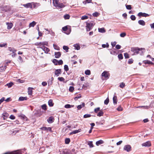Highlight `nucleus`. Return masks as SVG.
Listing matches in <instances>:
<instances>
[{"label": "nucleus", "instance_id": "f257e3e1", "mask_svg": "<svg viewBox=\"0 0 154 154\" xmlns=\"http://www.w3.org/2000/svg\"><path fill=\"white\" fill-rule=\"evenodd\" d=\"M53 4L55 7L58 8H63L65 7V5L63 3H60L59 0H53Z\"/></svg>", "mask_w": 154, "mask_h": 154}, {"label": "nucleus", "instance_id": "f03ea898", "mask_svg": "<svg viewBox=\"0 0 154 154\" xmlns=\"http://www.w3.org/2000/svg\"><path fill=\"white\" fill-rule=\"evenodd\" d=\"M95 24L93 21H91L90 23L86 22V25L85 26L87 31H90L93 28Z\"/></svg>", "mask_w": 154, "mask_h": 154}, {"label": "nucleus", "instance_id": "7ed1b4c3", "mask_svg": "<svg viewBox=\"0 0 154 154\" xmlns=\"http://www.w3.org/2000/svg\"><path fill=\"white\" fill-rule=\"evenodd\" d=\"M140 51V48L138 47H132L131 48V51L133 53L132 55H137L139 54Z\"/></svg>", "mask_w": 154, "mask_h": 154}, {"label": "nucleus", "instance_id": "20e7f679", "mask_svg": "<svg viewBox=\"0 0 154 154\" xmlns=\"http://www.w3.org/2000/svg\"><path fill=\"white\" fill-rule=\"evenodd\" d=\"M62 29L63 31H65V33L67 35L69 34L70 33L71 31V29L70 27L69 26V27L68 28L67 26H66L64 27H63L62 28Z\"/></svg>", "mask_w": 154, "mask_h": 154}, {"label": "nucleus", "instance_id": "39448f33", "mask_svg": "<svg viewBox=\"0 0 154 154\" xmlns=\"http://www.w3.org/2000/svg\"><path fill=\"white\" fill-rule=\"evenodd\" d=\"M110 74L107 71H104L101 74V76L104 77V78L106 79H108L109 78Z\"/></svg>", "mask_w": 154, "mask_h": 154}, {"label": "nucleus", "instance_id": "423d86ee", "mask_svg": "<svg viewBox=\"0 0 154 154\" xmlns=\"http://www.w3.org/2000/svg\"><path fill=\"white\" fill-rule=\"evenodd\" d=\"M131 145H125L123 148L124 150L127 151V152H129L131 150Z\"/></svg>", "mask_w": 154, "mask_h": 154}, {"label": "nucleus", "instance_id": "0eeeda50", "mask_svg": "<svg viewBox=\"0 0 154 154\" xmlns=\"http://www.w3.org/2000/svg\"><path fill=\"white\" fill-rule=\"evenodd\" d=\"M40 129L42 131H49L51 132H53L51 128V127H43L40 128Z\"/></svg>", "mask_w": 154, "mask_h": 154}, {"label": "nucleus", "instance_id": "6e6552de", "mask_svg": "<svg viewBox=\"0 0 154 154\" xmlns=\"http://www.w3.org/2000/svg\"><path fill=\"white\" fill-rule=\"evenodd\" d=\"M137 16H139L140 17H146L149 16V15L145 13L140 12L138 14Z\"/></svg>", "mask_w": 154, "mask_h": 154}, {"label": "nucleus", "instance_id": "1a4fd4ad", "mask_svg": "<svg viewBox=\"0 0 154 154\" xmlns=\"http://www.w3.org/2000/svg\"><path fill=\"white\" fill-rule=\"evenodd\" d=\"M151 145L150 142L149 141H147L142 143V145L143 146L149 147L151 146Z\"/></svg>", "mask_w": 154, "mask_h": 154}, {"label": "nucleus", "instance_id": "9d476101", "mask_svg": "<svg viewBox=\"0 0 154 154\" xmlns=\"http://www.w3.org/2000/svg\"><path fill=\"white\" fill-rule=\"evenodd\" d=\"M55 75L57 76H58L61 73V69H56L55 71Z\"/></svg>", "mask_w": 154, "mask_h": 154}, {"label": "nucleus", "instance_id": "9b49d317", "mask_svg": "<svg viewBox=\"0 0 154 154\" xmlns=\"http://www.w3.org/2000/svg\"><path fill=\"white\" fill-rule=\"evenodd\" d=\"M3 10L5 12H8L11 10V8L8 5H5L3 7Z\"/></svg>", "mask_w": 154, "mask_h": 154}, {"label": "nucleus", "instance_id": "f8f14e48", "mask_svg": "<svg viewBox=\"0 0 154 154\" xmlns=\"http://www.w3.org/2000/svg\"><path fill=\"white\" fill-rule=\"evenodd\" d=\"M55 57L56 58H58L61 56V53L60 52H55L54 53Z\"/></svg>", "mask_w": 154, "mask_h": 154}, {"label": "nucleus", "instance_id": "ddd939ff", "mask_svg": "<svg viewBox=\"0 0 154 154\" xmlns=\"http://www.w3.org/2000/svg\"><path fill=\"white\" fill-rule=\"evenodd\" d=\"M23 6L26 8H32V7L31 3H28L26 4H23Z\"/></svg>", "mask_w": 154, "mask_h": 154}, {"label": "nucleus", "instance_id": "4468645a", "mask_svg": "<svg viewBox=\"0 0 154 154\" xmlns=\"http://www.w3.org/2000/svg\"><path fill=\"white\" fill-rule=\"evenodd\" d=\"M54 119L53 117L50 116L49 117L47 121L49 123H51L54 121Z\"/></svg>", "mask_w": 154, "mask_h": 154}, {"label": "nucleus", "instance_id": "2eb2a0df", "mask_svg": "<svg viewBox=\"0 0 154 154\" xmlns=\"http://www.w3.org/2000/svg\"><path fill=\"white\" fill-rule=\"evenodd\" d=\"M8 114L7 112L4 113L2 114V117L3 118L4 120L6 119L8 116Z\"/></svg>", "mask_w": 154, "mask_h": 154}, {"label": "nucleus", "instance_id": "dca6fc26", "mask_svg": "<svg viewBox=\"0 0 154 154\" xmlns=\"http://www.w3.org/2000/svg\"><path fill=\"white\" fill-rule=\"evenodd\" d=\"M7 29H11L12 27L13 26V24L11 23H7Z\"/></svg>", "mask_w": 154, "mask_h": 154}, {"label": "nucleus", "instance_id": "f3484780", "mask_svg": "<svg viewBox=\"0 0 154 154\" xmlns=\"http://www.w3.org/2000/svg\"><path fill=\"white\" fill-rule=\"evenodd\" d=\"M138 23L141 25L144 26L145 25V22L143 20H140L138 21Z\"/></svg>", "mask_w": 154, "mask_h": 154}, {"label": "nucleus", "instance_id": "a211bd4d", "mask_svg": "<svg viewBox=\"0 0 154 154\" xmlns=\"http://www.w3.org/2000/svg\"><path fill=\"white\" fill-rule=\"evenodd\" d=\"M85 106V103H82V104L77 106V108L78 110L81 109L82 107Z\"/></svg>", "mask_w": 154, "mask_h": 154}, {"label": "nucleus", "instance_id": "6ab92c4d", "mask_svg": "<svg viewBox=\"0 0 154 154\" xmlns=\"http://www.w3.org/2000/svg\"><path fill=\"white\" fill-rule=\"evenodd\" d=\"M27 97H20L19 98L18 101H23L25 100H27Z\"/></svg>", "mask_w": 154, "mask_h": 154}, {"label": "nucleus", "instance_id": "aec40b11", "mask_svg": "<svg viewBox=\"0 0 154 154\" xmlns=\"http://www.w3.org/2000/svg\"><path fill=\"white\" fill-rule=\"evenodd\" d=\"M42 113L39 111H37L34 113V115L37 117H40L42 115Z\"/></svg>", "mask_w": 154, "mask_h": 154}, {"label": "nucleus", "instance_id": "412c9836", "mask_svg": "<svg viewBox=\"0 0 154 154\" xmlns=\"http://www.w3.org/2000/svg\"><path fill=\"white\" fill-rule=\"evenodd\" d=\"M103 113H104L103 112V110L101 109L99 111L98 113L97 114V116L99 117L102 116L103 115Z\"/></svg>", "mask_w": 154, "mask_h": 154}, {"label": "nucleus", "instance_id": "4be33fe9", "mask_svg": "<svg viewBox=\"0 0 154 154\" xmlns=\"http://www.w3.org/2000/svg\"><path fill=\"white\" fill-rule=\"evenodd\" d=\"M33 88H30L29 87L28 88V94L29 95H32V89H33Z\"/></svg>", "mask_w": 154, "mask_h": 154}, {"label": "nucleus", "instance_id": "5701e85b", "mask_svg": "<svg viewBox=\"0 0 154 154\" xmlns=\"http://www.w3.org/2000/svg\"><path fill=\"white\" fill-rule=\"evenodd\" d=\"M73 46L75 48V49L77 50H79L80 48V47L79 45L78 44H74Z\"/></svg>", "mask_w": 154, "mask_h": 154}, {"label": "nucleus", "instance_id": "b1692460", "mask_svg": "<svg viewBox=\"0 0 154 154\" xmlns=\"http://www.w3.org/2000/svg\"><path fill=\"white\" fill-rule=\"evenodd\" d=\"M139 52V54H140V55H142L143 54V53L145 52V49L144 48H140Z\"/></svg>", "mask_w": 154, "mask_h": 154}, {"label": "nucleus", "instance_id": "393cba45", "mask_svg": "<svg viewBox=\"0 0 154 154\" xmlns=\"http://www.w3.org/2000/svg\"><path fill=\"white\" fill-rule=\"evenodd\" d=\"M48 104L49 106L52 107L54 105V103L53 102V100L51 99H50L48 101Z\"/></svg>", "mask_w": 154, "mask_h": 154}, {"label": "nucleus", "instance_id": "a878e982", "mask_svg": "<svg viewBox=\"0 0 154 154\" xmlns=\"http://www.w3.org/2000/svg\"><path fill=\"white\" fill-rule=\"evenodd\" d=\"M113 102L114 104H116L117 103V97L116 96L114 95L113 98Z\"/></svg>", "mask_w": 154, "mask_h": 154}, {"label": "nucleus", "instance_id": "bb28decb", "mask_svg": "<svg viewBox=\"0 0 154 154\" xmlns=\"http://www.w3.org/2000/svg\"><path fill=\"white\" fill-rule=\"evenodd\" d=\"M143 62L145 64H153L152 62L149 60L143 61Z\"/></svg>", "mask_w": 154, "mask_h": 154}, {"label": "nucleus", "instance_id": "cd10ccee", "mask_svg": "<svg viewBox=\"0 0 154 154\" xmlns=\"http://www.w3.org/2000/svg\"><path fill=\"white\" fill-rule=\"evenodd\" d=\"M104 143L103 141L102 140H100L96 142V144L97 146L103 144Z\"/></svg>", "mask_w": 154, "mask_h": 154}, {"label": "nucleus", "instance_id": "c85d7f7f", "mask_svg": "<svg viewBox=\"0 0 154 154\" xmlns=\"http://www.w3.org/2000/svg\"><path fill=\"white\" fill-rule=\"evenodd\" d=\"M8 50L10 51H12L13 53H15L17 51L14 48L11 47L8 48Z\"/></svg>", "mask_w": 154, "mask_h": 154}, {"label": "nucleus", "instance_id": "c756f323", "mask_svg": "<svg viewBox=\"0 0 154 154\" xmlns=\"http://www.w3.org/2000/svg\"><path fill=\"white\" fill-rule=\"evenodd\" d=\"M74 106V105H71L69 104H67L65 105L64 107L68 109L71 107H73Z\"/></svg>", "mask_w": 154, "mask_h": 154}, {"label": "nucleus", "instance_id": "7c9ffc66", "mask_svg": "<svg viewBox=\"0 0 154 154\" xmlns=\"http://www.w3.org/2000/svg\"><path fill=\"white\" fill-rule=\"evenodd\" d=\"M98 31L99 32L102 33H105L106 32V31L104 28H99Z\"/></svg>", "mask_w": 154, "mask_h": 154}, {"label": "nucleus", "instance_id": "2f4dec72", "mask_svg": "<svg viewBox=\"0 0 154 154\" xmlns=\"http://www.w3.org/2000/svg\"><path fill=\"white\" fill-rule=\"evenodd\" d=\"M63 63V60H58V61L57 62V63H56L55 65H62Z\"/></svg>", "mask_w": 154, "mask_h": 154}, {"label": "nucleus", "instance_id": "473e14b6", "mask_svg": "<svg viewBox=\"0 0 154 154\" xmlns=\"http://www.w3.org/2000/svg\"><path fill=\"white\" fill-rule=\"evenodd\" d=\"M44 50H43V51H44L45 52V53H46V54H47L48 53V52L50 51V49L46 47H44Z\"/></svg>", "mask_w": 154, "mask_h": 154}, {"label": "nucleus", "instance_id": "72a5a7b5", "mask_svg": "<svg viewBox=\"0 0 154 154\" xmlns=\"http://www.w3.org/2000/svg\"><path fill=\"white\" fill-rule=\"evenodd\" d=\"M36 23L34 21L30 23L29 24V27H34L36 24Z\"/></svg>", "mask_w": 154, "mask_h": 154}, {"label": "nucleus", "instance_id": "f704fd0d", "mask_svg": "<svg viewBox=\"0 0 154 154\" xmlns=\"http://www.w3.org/2000/svg\"><path fill=\"white\" fill-rule=\"evenodd\" d=\"M53 45L54 48L55 49L57 50H60L59 47L57 45H55L54 44H53Z\"/></svg>", "mask_w": 154, "mask_h": 154}, {"label": "nucleus", "instance_id": "c9c22d12", "mask_svg": "<svg viewBox=\"0 0 154 154\" xmlns=\"http://www.w3.org/2000/svg\"><path fill=\"white\" fill-rule=\"evenodd\" d=\"M14 84L12 82H10L6 84V85L7 86L8 88L11 87Z\"/></svg>", "mask_w": 154, "mask_h": 154}, {"label": "nucleus", "instance_id": "e433bc0d", "mask_svg": "<svg viewBox=\"0 0 154 154\" xmlns=\"http://www.w3.org/2000/svg\"><path fill=\"white\" fill-rule=\"evenodd\" d=\"M41 107L42 109L44 110L45 111H46L47 110V106L46 104H44L43 105H42L41 106Z\"/></svg>", "mask_w": 154, "mask_h": 154}, {"label": "nucleus", "instance_id": "4c0bfd02", "mask_svg": "<svg viewBox=\"0 0 154 154\" xmlns=\"http://www.w3.org/2000/svg\"><path fill=\"white\" fill-rule=\"evenodd\" d=\"M102 47L103 48H108L109 47V45L108 43L107 42V43H106V44H102Z\"/></svg>", "mask_w": 154, "mask_h": 154}, {"label": "nucleus", "instance_id": "58836bf2", "mask_svg": "<svg viewBox=\"0 0 154 154\" xmlns=\"http://www.w3.org/2000/svg\"><path fill=\"white\" fill-rule=\"evenodd\" d=\"M70 141V139L69 138H66L65 139V143L66 144H68Z\"/></svg>", "mask_w": 154, "mask_h": 154}, {"label": "nucleus", "instance_id": "ea45409f", "mask_svg": "<svg viewBox=\"0 0 154 154\" xmlns=\"http://www.w3.org/2000/svg\"><path fill=\"white\" fill-rule=\"evenodd\" d=\"M85 74L87 75H89L91 73L90 70L88 69L85 70Z\"/></svg>", "mask_w": 154, "mask_h": 154}, {"label": "nucleus", "instance_id": "a19ab883", "mask_svg": "<svg viewBox=\"0 0 154 154\" xmlns=\"http://www.w3.org/2000/svg\"><path fill=\"white\" fill-rule=\"evenodd\" d=\"M110 50V53L112 54L116 55V52L113 50H112L111 49H109Z\"/></svg>", "mask_w": 154, "mask_h": 154}, {"label": "nucleus", "instance_id": "79ce46f5", "mask_svg": "<svg viewBox=\"0 0 154 154\" xmlns=\"http://www.w3.org/2000/svg\"><path fill=\"white\" fill-rule=\"evenodd\" d=\"M64 18L65 19H69L70 18V16L68 14H66L64 16Z\"/></svg>", "mask_w": 154, "mask_h": 154}, {"label": "nucleus", "instance_id": "37998d69", "mask_svg": "<svg viewBox=\"0 0 154 154\" xmlns=\"http://www.w3.org/2000/svg\"><path fill=\"white\" fill-rule=\"evenodd\" d=\"M63 49L65 50L66 52H67L69 48L67 46L64 45L63 46Z\"/></svg>", "mask_w": 154, "mask_h": 154}, {"label": "nucleus", "instance_id": "c03bdc74", "mask_svg": "<svg viewBox=\"0 0 154 154\" xmlns=\"http://www.w3.org/2000/svg\"><path fill=\"white\" fill-rule=\"evenodd\" d=\"M88 145L89 146L91 147H93L94 146L93 144V142L91 141H89L88 142Z\"/></svg>", "mask_w": 154, "mask_h": 154}, {"label": "nucleus", "instance_id": "a18cd8bd", "mask_svg": "<svg viewBox=\"0 0 154 154\" xmlns=\"http://www.w3.org/2000/svg\"><path fill=\"white\" fill-rule=\"evenodd\" d=\"M81 129H79L78 130H76L73 131L74 134H76L78 133L79 132H81Z\"/></svg>", "mask_w": 154, "mask_h": 154}, {"label": "nucleus", "instance_id": "49530a36", "mask_svg": "<svg viewBox=\"0 0 154 154\" xmlns=\"http://www.w3.org/2000/svg\"><path fill=\"white\" fill-rule=\"evenodd\" d=\"M20 116L22 119L26 120L27 118L24 115H22Z\"/></svg>", "mask_w": 154, "mask_h": 154}, {"label": "nucleus", "instance_id": "de8ad7c7", "mask_svg": "<svg viewBox=\"0 0 154 154\" xmlns=\"http://www.w3.org/2000/svg\"><path fill=\"white\" fill-rule=\"evenodd\" d=\"M118 57L119 60H121L123 59V56L122 54H120L118 55Z\"/></svg>", "mask_w": 154, "mask_h": 154}, {"label": "nucleus", "instance_id": "09e8293b", "mask_svg": "<svg viewBox=\"0 0 154 154\" xmlns=\"http://www.w3.org/2000/svg\"><path fill=\"white\" fill-rule=\"evenodd\" d=\"M100 110V108L99 107H97L94 109V112L96 113H97Z\"/></svg>", "mask_w": 154, "mask_h": 154}, {"label": "nucleus", "instance_id": "8fccbe9b", "mask_svg": "<svg viewBox=\"0 0 154 154\" xmlns=\"http://www.w3.org/2000/svg\"><path fill=\"white\" fill-rule=\"evenodd\" d=\"M64 69L65 71H66V72H67L68 71L69 69L68 66V65H65L64 66Z\"/></svg>", "mask_w": 154, "mask_h": 154}, {"label": "nucleus", "instance_id": "3c124183", "mask_svg": "<svg viewBox=\"0 0 154 154\" xmlns=\"http://www.w3.org/2000/svg\"><path fill=\"white\" fill-rule=\"evenodd\" d=\"M7 46V43H4L3 44H0V47H6Z\"/></svg>", "mask_w": 154, "mask_h": 154}, {"label": "nucleus", "instance_id": "603ef678", "mask_svg": "<svg viewBox=\"0 0 154 154\" xmlns=\"http://www.w3.org/2000/svg\"><path fill=\"white\" fill-rule=\"evenodd\" d=\"M91 116V115L89 114H85L84 115L83 117L85 118H86L90 117Z\"/></svg>", "mask_w": 154, "mask_h": 154}, {"label": "nucleus", "instance_id": "864d4df0", "mask_svg": "<svg viewBox=\"0 0 154 154\" xmlns=\"http://www.w3.org/2000/svg\"><path fill=\"white\" fill-rule=\"evenodd\" d=\"M74 90V87L72 86H70L69 89V91L72 92Z\"/></svg>", "mask_w": 154, "mask_h": 154}, {"label": "nucleus", "instance_id": "5fc2aeb1", "mask_svg": "<svg viewBox=\"0 0 154 154\" xmlns=\"http://www.w3.org/2000/svg\"><path fill=\"white\" fill-rule=\"evenodd\" d=\"M109 101V100L108 97H107L106 100H105L104 101V103L105 104L107 105Z\"/></svg>", "mask_w": 154, "mask_h": 154}, {"label": "nucleus", "instance_id": "6e6d98bb", "mask_svg": "<svg viewBox=\"0 0 154 154\" xmlns=\"http://www.w3.org/2000/svg\"><path fill=\"white\" fill-rule=\"evenodd\" d=\"M124 56L125 58H128L129 57V54L127 53H125L124 54Z\"/></svg>", "mask_w": 154, "mask_h": 154}, {"label": "nucleus", "instance_id": "4d7b16f0", "mask_svg": "<svg viewBox=\"0 0 154 154\" xmlns=\"http://www.w3.org/2000/svg\"><path fill=\"white\" fill-rule=\"evenodd\" d=\"M91 2V0H85L83 1V3L84 4H86L87 3H90Z\"/></svg>", "mask_w": 154, "mask_h": 154}, {"label": "nucleus", "instance_id": "13d9d810", "mask_svg": "<svg viewBox=\"0 0 154 154\" xmlns=\"http://www.w3.org/2000/svg\"><path fill=\"white\" fill-rule=\"evenodd\" d=\"M81 97V95L80 94H79L78 96H76L74 98V100H77L79 98Z\"/></svg>", "mask_w": 154, "mask_h": 154}, {"label": "nucleus", "instance_id": "bf43d9fd", "mask_svg": "<svg viewBox=\"0 0 154 154\" xmlns=\"http://www.w3.org/2000/svg\"><path fill=\"white\" fill-rule=\"evenodd\" d=\"M125 86V85L123 82H122L120 83L119 86L121 88H123Z\"/></svg>", "mask_w": 154, "mask_h": 154}, {"label": "nucleus", "instance_id": "052dcab7", "mask_svg": "<svg viewBox=\"0 0 154 154\" xmlns=\"http://www.w3.org/2000/svg\"><path fill=\"white\" fill-rule=\"evenodd\" d=\"M130 18L132 20H136V17L134 15H131Z\"/></svg>", "mask_w": 154, "mask_h": 154}, {"label": "nucleus", "instance_id": "680f3d73", "mask_svg": "<svg viewBox=\"0 0 154 154\" xmlns=\"http://www.w3.org/2000/svg\"><path fill=\"white\" fill-rule=\"evenodd\" d=\"M31 3L32 4V6H33L34 8H36L38 5V3H37L32 2Z\"/></svg>", "mask_w": 154, "mask_h": 154}, {"label": "nucleus", "instance_id": "e2e57ef3", "mask_svg": "<svg viewBox=\"0 0 154 154\" xmlns=\"http://www.w3.org/2000/svg\"><path fill=\"white\" fill-rule=\"evenodd\" d=\"M35 45L36 46H41L42 45V42H37L35 44Z\"/></svg>", "mask_w": 154, "mask_h": 154}, {"label": "nucleus", "instance_id": "0e129e2a", "mask_svg": "<svg viewBox=\"0 0 154 154\" xmlns=\"http://www.w3.org/2000/svg\"><path fill=\"white\" fill-rule=\"evenodd\" d=\"M58 79L61 82H63L65 80V79L62 77H58Z\"/></svg>", "mask_w": 154, "mask_h": 154}, {"label": "nucleus", "instance_id": "69168bd1", "mask_svg": "<svg viewBox=\"0 0 154 154\" xmlns=\"http://www.w3.org/2000/svg\"><path fill=\"white\" fill-rule=\"evenodd\" d=\"M126 7L127 9L128 10H131L132 8L131 6L130 5H126Z\"/></svg>", "mask_w": 154, "mask_h": 154}, {"label": "nucleus", "instance_id": "338daca9", "mask_svg": "<svg viewBox=\"0 0 154 154\" xmlns=\"http://www.w3.org/2000/svg\"><path fill=\"white\" fill-rule=\"evenodd\" d=\"M88 18V16H86V15H84V16H82L81 17V19L82 20H85V19H87Z\"/></svg>", "mask_w": 154, "mask_h": 154}, {"label": "nucleus", "instance_id": "774afa93", "mask_svg": "<svg viewBox=\"0 0 154 154\" xmlns=\"http://www.w3.org/2000/svg\"><path fill=\"white\" fill-rule=\"evenodd\" d=\"M133 60L132 59H129L128 61V63L129 64H131L133 63Z\"/></svg>", "mask_w": 154, "mask_h": 154}]
</instances>
